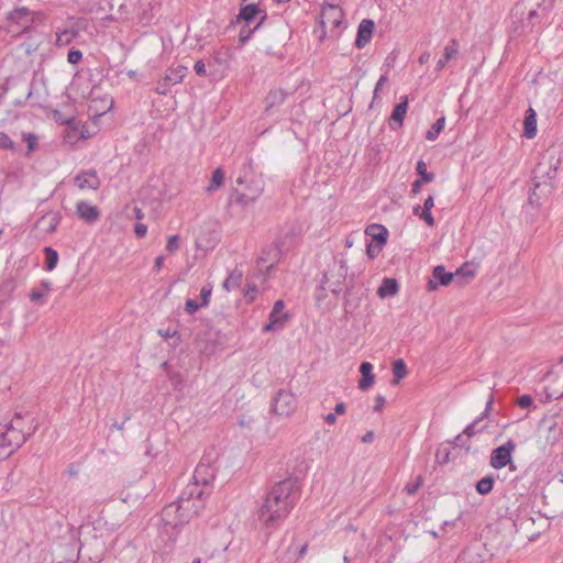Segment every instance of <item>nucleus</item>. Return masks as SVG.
<instances>
[{"mask_svg":"<svg viewBox=\"0 0 563 563\" xmlns=\"http://www.w3.org/2000/svg\"><path fill=\"white\" fill-rule=\"evenodd\" d=\"M523 125V135L533 139L537 135V113L532 108L526 111Z\"/></svg>","mask_w":563,"mask_h":563,"instance_id":"5701e85b","label":"nucleus"},{"mask_svg":"<svg viewBox=\"0 0 563 563\" xmlns=\"http://www.w3.org/2000/svg\"><path fill=\"white\" fill-rule=\"evenodd\" d=\"M435 457L439 463H448L450 461V451L446 448L439 449L435 454Z\"/></svg>","mask_w":563,"mask_h":563,"instance_id":"8fccbe9b","label":"nucleus"},{"mask_svg":"<svg viewBox=\"0 0 563 563\" xmlns=\"http://www.w3.org/2000/svg\"><path fill=\"white\" fill-rule=\"evenodd\" d=\"M324 421L328 424H334L335 421H336V415L334 412H330V413L325 415L324 416Z\"/></svg>","mask_w":563,"mask_h":563,"instance_id":"774afa93","label":"nucleus"},{"mask_svg":"<svg viewBox=\"0 0 563 563\" xmlns=\"http://www.w3.org/2000/svg\"><path fill=\"white\" fill-rule=\"evenodd\" d=\"M307 548H308L307 543H302L298 547H294V544H290L288 547V553L292 555L290 559L298 560V559L302 558L307 552Z\"/></svg>","mask_w":563,"mask_h":563,"instance_id":"58836bf2","label":"nucleus"},{"mask_svg":"<svg viewBox=\"0 0 563 563\" xmlns=\"http://www.w3.org/2000/svg\"><path fill=\"white\" fill-rule=\"evenodd\" d=\"M170 85L163 78L157 82L156 92L159 95H166L169 91Z\"/></svg>","mask_w":563,"mask_h":563,"instance_id":"3c124183","label":"nucleus"},{"mask_svg":"<svg viewBox=\"0 0 563 563\" xmlns=\"http://www.w3.org/2000/svg\"><path fill=\"white\" fill-rule=\"evenodd\" d=\"M388 81V76L387 74H384L379 77L376 86H375V89H374V99L377 98L378 96V91L382 89V87H384V85Z\"/></svg>","mask_w":563,"mask_h":563,"instance_id":"5fc2aeb1","label":"nucleus"},{"mask_svg":"<svg viewBox=\"0 0 563 563\" xmlns=\"http://www.w3.org/2000/svg\"><path fill=\"white\" fill-rule=\"evenodd\" d=\"M464 435L463 432L456 435L452 443L455 448H463L468 452L471 450V442L468 438H464Z\"/></svg>","mask_w":563,"mask_h":563,"instance_id":"79ce46f5","label":"nucleus"},{"mask_svg":"<svg viewBox=\"0 0 563 563\" xmlns=\"http://www.w3.org/2000/svg\"><path fill=\"white\" fill-rule=\"evenodd\" d=\"M517 404L520 408L527 409L533 406V399L530 395H522L517 399Z\"/></svg>","mask_w":563,"mask_h":563,"instance_id":"de8ad7c7","label":"nucleus"},{"mask_svg":"<svg viewBox=\"0 0 563 563\" xmlns=\"http://www.w3.org/2000/svg\"><path fill=\"white\" fill-rule=\"evenodd\" d=\"M423 485V477L421 475L417 476V478L415 479V482L412 483H408L406 486H405V492L408 494V495H415L419 488Z\"/></svg>","mask_w":563,"mask_h":563,"instance_id":"ea45409f","label":"nucleus"},{"mask_svg":"<svg viewBox=\"0 0 563 563\" xmlns=\"http://www.w3.org/2000/svg\"><path fill=\"white\" fill-rule=\"evenodd\" d=\"M455 276H468V277H472L474 276V273L470 269H467L466 267H461L459 268L455 273Z\"/></svg>","mask_w":563,"mask_h":563,"instance_id":"680f3d73","label":"nucleus"},{"mask_svg":"<svg viewBox=\"0 0 563 563\" xmlns=\"http://www.w3.org/2000/svg\"><path fill=\"white\" fill-rule=\"evenodd\" d=\"M347 275V265L345 261H334L330 268L323 274L321 280V289H329L331 292L338 295L342 290Z\"/></svg>","mask_w":563,"mask_h":563,"instance_id":"0eeeda50","label":"nucleus"},{"mask_svg":"<svg viewBox=\"0 0 563 563\" xmlns=\"http://www.w3.org/2000/svg\"><path fill=\"white\" fill-rule=\"evenodd\" d=\"M223 180H224L223 170L221 168H217L216 170H213L210 184L208 185L206 190L208 192L216 191L217 189H219L222 186Z\"/></svg>","mask_w":563,"mask_h":563,"instance_id":"72a5a7b5","label":"nucleus"},{"mask_svg":"<svg viewBox=\"0 0 563 563\" xmlns=\"http://www.w3.org/2000/svg\"><path fill=\"white\" fill-rule=\"evenodd\" d=\"M288 92L284 89H273L265 98V113L271 114L286 100Z\"/></svg>","mask_w":563,"mask_h":563,"instance_id":"2eb2a0df","label":"nucleus"},{"mask_svg":"<svg viewBox=\"0 0 563 563\" xmlns=\"http://www.w3.org/2000/svg\"><path fill=\"white\" fill-rule=\"evenodd\" d=\"M459 49L460 45L457 40L452 38L444 47L443 56L438 60L435 70L441 71L446 66L449 60L456 57Z\"/></svg>","mask_w":563,"mask_h":563,"instance_id":"6ab92c4d","label":"nucleus"},{"mask_svg":"<svg viewBox=\"0 0 563 563\" xmlns=\"http://www.w3.org/2000/svg\"><path fill=\"white\" fill-rule=\"evenodd\" d=\"M179 249V235H170L166 243V250L169 253H175Z\"/></svg>","mask_w":563,"mask_h":563,"instance_id":"c03bdc74","label":"nucleus"},{"mask_svg":"<svg viewBox=\"0 0 563 563\" xmlns=\"http://www.w3.org/2000/svg\"><path fill=\"white\" fill-rule=\"evenodd\" d=\"M373 365L369 362H363L360 366V373L362 374V378L358 382V388L361 390H367L373 384L375 376L372 373Z\"/></svg>","mask_w":563,"mask_h":563,"instance_id":"4be33fe9","label":"nucleus"},{"mask_svg":"<svg viewBox=\"0 0 563 563\" xmlns=\"http://www.w3.org/2000/svg\"><path fill=\"white\" fill-rule=\"evenodd\" d=\"M382 247L383 246L377 245V244L376 245L368 244L366 247V253L371 258H375L382 251Z\"/></svg>","mask_w":563,"mask_h":563,"instance_id":"603ef678","label":"nucleus"},{"mask_svg":"<svg viewBox=\"0 0 563 563\" xmlns=\"http://www.w3.org/2000/svg\"><path fill=\"white\" fill-rule=\"evenodd\" d=\"M362 294L354 292L352 289H347L344 297V311L345 313H353L360 306Z\"/></svg>","mask_w":563,"mask_h":563,"instance_id":"393cba45","label":"nucleus"},{"mask_svg":"<svg viewBox=\"0 0 563 563\" xmlns=\"http://www.w3.org/2000/svg\"><path fill=\"white\" fill-rule=\"evenodd\" d=\"M493 401H494V396H493V394H490L489 398L486 402L485 411L482 413L481 417L476 418L472 423L466 426V428L463 431V434H465L467 438H471L485 428V426H479V424L483 421L484 417H486L488 411L490 410Z\"/></svg>","mask_w":563,"mask_h":563,"instance_id":"aec40b11","label":"nucleus"},{"mask_svg":"<svg viewBox=\"0 0 563 563\" xmlns=\"http://www.w3.org/2000/svg\"><path fill=\"white\" fill-rule=\"evenodd\" d=\"M344 18V13L342 9L336 4H325L322 7L320 19L322 26V35L320 38L322 40L329 30L332 36H338V29L342 24Z\"/></svg>","mask_w":563,"mask_h":563,"instance_id":"1a4fd4ad","label":"nucleus"},{"mask_svg":"<svg viewBox=\"0 0 563 563\" xmlns=\"http://www.w3.org/2000/svg\"><path fill=\"white\" fill-rule=\"evenodd\" d=\"M554 0H519L511 10L512 33L527 36L550 24Z\"/></svg>","mask_w":563,"mask_h":563,"instance_id":"f03ea898","label":"nucleus"},{"mask_svg":"<svg viewBox=\"0 0 563 563\" xmlns=\"http://www.w3.org/2000/svg\"><path fill=\"white\" fill-rule=\"evenodd\" d=\"M445 125V118H439L433 125L427 131L426 139L428 141H434L438 139L439 134L442 132Z\"/></svg>","mask_w":563,"mask_h":563,"instance_id":"473e14b6","label":"nucleus"},{"mask_svg":"<svg viewBox=\"0 0 563 563\" xmlns=\"http://www.w3.org/2000/svg\"><path fill=\"white\" fill-rule=\"evenodd\" d=\"M135 235L137 238H144L147 232V227L143 223H136L134 228Z\"/></svg>","mask_w":563,"mask_h":563,"instance_id":"6e6d98bb","label":"nucleus"},{"mask_svg":"<svg viewBox=\"0 0 563 563\" xmlns=\"http://www.w3.org/2000/svg\"><path fill=\"white\" fill-rule=\"evenodd\" d=\"M164 260H165V258H164V256H162V255H161V256H157V257L155 258V263H154V271H155V272H159V271H161V268L163 267V264H164Z\"/></svg>","mask_w":563,"mask_h":563,"instance_id":"e2e57ef3","label":"nucleus"},{"mask_svg":"<svg viewBox=\"0 0 563 563\" xmlns=\"http://www.w3.org/2000/svg\"><path fill=\"white\" fill-rule=\"evenodd\" d=\"M25 141L27 143L29 151H33L35 148V145H36V142H37V137L35 135H33V134H29L25 137Z\"/></svg>","mask_w":563,"mask_h":563,"instance_id":"052dcab7","label":"nucleus"},{"mask_svg":"<svg viewBox=\"0 0 563 563\" xmlns=\"http://www.w3.org/2000/svg\"><path fill=\"white\" fill-rule=\"evenodd\" d=\"M194 69L198 76H206V65L202 60L196 62Z\"/></svg>","mask_w":563,"mask_h":563,"instance_id":"13d9d810","label":"nucleus"},{"mask_svg":"<svg viewBox=\"0 0 563 563\" xmlns=\"http://www.w3.org/2000/svg\"><path fill=\"white\" fill-rule=\"evenodd\" d=\"M366 235L372 238V241H375L377 245H385L387 242L388 231L384 225L380 224H371L365 229Z\"/></svg>","mask_w":563,"mask_h":563,"instance_id":"412c9836","label":"nucleus"},{"mask_svg":"<svg viewBox=\"0 0 563 563\" xmlns=\"http://www.w3.org/2000/svg\"><path fill=\"white\" fill-rule=\"evenodd\" d=\"M81 58H82V53L79 49L71 48L68 52V55H67L68 63L77 64L81 60Z\"/></svg>","mask_w":563,"mask_h":563,"instance_id":"49530a36","label":"nucleus"},{"mask_svg":"<svg viewBox=\"0 0 563 563\" xmlns=\"http://www.w3.org/2000/svg\"><path fill=\"white\" fill-rule=\"evenodd\" d=\"M267 19L266 11L261 9L256 3H245L240 8V12L238 15L239 21H244L247 25L252 22L257 21L254 30H257L264 21Z\"/></svg>","mask_w":563,"mask_h":563,"instance_id":"9b49d317","label":"nucleus"},{"mask_svg":"<svg viewBox=\"0 0 563 563\" xmlns=\"http://www.w3.org/2000/svg\"><path fill=\"white\" fill-rule=\"evenodd\" d=\"M455 274L448 273L442 265H438L433 269V278L439 280L440 285L448 286L453 279Z\"/></svg>","mask_w":563,"mask_h":563,"instance_id":"7c9ffc66","label":"nucleus"},{"mask_svg":"<svg viewBox=\"0 0 563 563\" xmlns=\"http://www.w3.org/2000/svg\"><path fill=\"white\" fill-rule=\"evenodd\" d=\"M256 187H260V196H261L264 191V180L262 178L253 177L247 183V185L245 187V191L252 192L253 190H255Z\"/></svg>","mask_w":563,"mask_h":563,"instance_id":"a19ab883","label":"nucleus"},{"mask_svg":"<svg viewBox=\"0 0 563 563\" xmlns=\"http://www.w3.org/2000/svg\"><path fill=\"white\" fill-rule=\"evenodd\" d=\"M560 161L552 154H547L542 157V159L538 163L536 168L533 169V179L537 180L534 184V188L529 196V202L531 205L538 203L540 197L537 194V190L541 187L545 188L547 191L551 189V183L558 170V165Z\"/></svg>","mask_w":563,"mask_h":563,"instance_id":"39448f33","label":"nucleus"},{"mask_svg":"<svg viewBox=\"0 0 563 563\" xmlns=\"http://www.w3.org/2000/svg\"><path fill=\"white\" fill-rule=\"evenodd\" d=\"M516 449V443L508 440L505 444L494 449L490 454V466L495 470H500L511 462V454Z\"/></svg>","mask_w":563,"mask_h":563,"instance_id":"f8f14e48","label":"nucleus"},{"mask_svg":"<svg viewBox=\"0 0 563 563\" xmlns=\"http://www.w3.org/2000/svg\"><path fill=\"white\" fill-rule=\"evenodd\" d=\"M200 307V303H198L196 300L187 299L185 303V311L189 314H194Z\"/></svg>","mask_w":563,"mask_h":563,"instance_id":"09e8293b","label":"nucleus"},{"mask_svg":"<svg viewBox=\"0 0 563 563\" xmlns=\"http://www.w3.org/2000/svg\"><path fill=\"white\" fill-rule=\"evenodd\" d=\"M187 67L178 66L173 69H168L164 76L165 81H167L170 86L176 85L183 81L186 75Z\"/></svg>","mask_w":563,"mask_h":563,"instance_id":"bb28decb","label":"nucleus"},{"mask_svg":"<svg viewBox=\"0 0 563 563\" xmlns=\"http://www.w3.org/2000/svg\"><path fill=\"white\" fill-rule=\"evenodd\" d=\"M34 18L32 12L25 8L21 7L8 14V27L7 33H11L13 37H16L23 33H25L33 24Z\"/></svg>","mask_w":563,"mask_h":563,"instance_id":"6e6552de","label":"nucleus"},{"mask_svg":"<svg viewBox=\"0 0 563 563\" xmlns=\"http://www.w3.org/2000/svg\"><path fill=\"white\" fill-rule=\"evenodd\" d=\"M41 289H33L30 294V299L33 302L40 301L42 298H44L48 291L51 290L52 283L48 280H43L41 283Z\"/></svg>","mask_w":563,"mask_h":563,"instance_id":"f704fd0d","label":"nucleus"},{"mask_svg":"<svg viewBox=\"0 0 563 563\" xmlns=\"http://www.w3.org/2000/svg\"><path fill=\"white\" fill-rule=\"evenodd\" d=\"M407 110H408V97L404 96V97H401V101L395 106L393 113L390 115L389 126L391 130L395 131L402 126Z\"/></svg>","mask_w":563,"mask_h":563,"instance_id":"f3484780","label":"nucleus"},{"mask_svg":"<svg viewBox=\"0 0 563 563\" xmlns=\"http://www.w3.org/2000/svg\"><path fill=\"white\" fill-rule=\"evenodd\" d=\"M297 399L295 395L286 389H280L273 399L272 412L279 417H288L295 412Z\"/></svg>","mask_w":563,"mask_h":563,"instance_id":"9d476101","label":"nucleus"},{"mask_svg":"<svg viewBox=\"0 0 563 563\" xmlns=\"http://www.w3.org/2000/svg\"><path fill=\"white\" fill-rule=\"evenodd\" d=\"M375 30V23L373 20L364 19L358 24L356 38H355V46L357 48L365 47L372 40L373 32Z\"/></svg>","mask_w":563,"mask_h":563,"instance_id":"4468645a","label":"nucleus"},{"mask_svg":"<svg viewBox=\"0 0 563 563\" xmlns=\"http://www.w3.org/2000/svg\"><path fill=\"white\" fill-rule=\"evenodd\" d=\"M76 211L79 218L88 223H95L100 218V211L98 207L92 206L84 200L77 202Z\"/></svg>","mask_w":563,"mask_h":563,"instance_id":"dca6fc26","label":"nucleus"},{"mask_svg":"<svg viewBox=\"0 0 563 563\" xmlns=\"http://www.w3.org/2000/svg\"><path fill=\"white\" fill-rule=\"evenodd\" d=\"M78 36V31L74 27L56 32V44L58 46L68 45Z\"/></svg>","mask_w":563,"mask_h":563,"instance_id":"cd10ccee","label":"nucleus"},{"mask_svg":"<svg viewBox=\"0 0 563 563\" xmlns=\"http://www.w3.org/2000/svg\"><path fill=\"white\" fill-rule=\"evenodd\" d=\"M494 487V477L485 476L479 479L476 484V490L481 495H487L493 490Z\"/></svg>","mask_w":563,"mask_h":563,"instance_id":"c9c22d12","label":"nucleus"},{"mask_svg":"<svg viewBox=\"0 0 563 563\" xmlns=\"http://www.w3.org/2000/svg\"><path fill=\"white\" fill-rule=\"evenodd\" d=\"M346 411V406L344 402H339L335 405L334 413L335 415H343Z\"/></svg>","mask_w":563,"mask_h":563,"instance_id":"0e129e2a","label":"nucleus"},{"mask_svg":"<svg viewBox=\"0 0 563 563\" xmlns=\"http://www.w3.org/2000/svg\"><path fill=\"white\" fill-rule=\"evenodd\" d=\"M211 292H212V286H210V285H206V286H203L201 288V291H200V299H201L200 306L207 307L209 305Z\"/></svg>","mask_w":563,"mask_h":563,"instance_id":"37998d69","label":"nucleus"},{"mask_svg":"<svg viewBox=\"0 0 563 563\" xmlns=\"http://www.w3.org/2000/svg\"><path fill=\"white\" fill-rule=\"evenodd\" d=\"M158 333L164 338H174L177 335L176 331H172L170 329L167 330H159Z\"/></svg>","mask_w":563,"mask_h":563,"instance_id":"69168bd1","label":"nucleus"},{"mask_svg":"<svg viewBox=\"0 0 563 563\" xmlns=\"http://www.w3.org/2000/svg\"><path fill=\"white\" fill-rule=\"evenodd\" d=\"M393 373H394V379H393L394 385H397L407 375V366L402 358H398L394 362Z\"/></svg>","mask_w":563,"mask_h":563,"instance_id":"2f4dec72","label":"nucleus"},{"mask_svg":"<svg viewBox=\"0 0 563 563\" xmlns=\"http://www.w3.org/2000/svg\"><path fill=\"white\" fill-rule=\"evenodd\" d=\"M434 206V200H433V197L432 196H429L426 200H424V203H423V209L424 210H431Z\"/></svg>","mask_w":563,"mask_h":563,"instance_id":"338daca9","label":"nucleus"},{"mask_svg":"<svg viewBox=\"0 0 563 563\" xmlns=\"http://www.w3.org/2000/svg\"><path fill=\"white\" fill-rule=\"evenodd\" d=\"M12 145H13V142L11 141L9 135H7L3 132H0V147L1 148H11Z\"/></svg>","mask_w":563,"mask_h":563,"instance_id":"864d4df0","label":"nucleus"},{"mask_svg":"<svg viewBox=\"0 0 563 563\" xmlns=\"http://www.w3.org/2000/svg\"><path fill=\"white\" fill-rule=\"evenodd\" d=\"M75 183L80 189L97 190L100 186V180L95 170L84 172L75 177Z\"/></svg>","mask_w":563,"mask_h":563,"instance_id":"a211bd4d","label":"nucleus"},{"mask_svg":"<svg viewBox=\"0 0 563 563\" xmlns=\"http://www.w3.org/2000/svg\"><path fill=\"white\" fill-rule=\"evenodd\" d=\"M247 26L249 25L245 23V25L243 27H241V30H240L239 42L241 44H245L252 36L253 32L255 31L254 27L249 29Z\"/></svg>","mask_w":563,"mask_h":563,"instance_id":"a18cd8bd","label":"nucleus"},{"mask_svg":"<svg viewBox=\"0 0 563 563\" xmlns=\"http://www.w3.org/2000/svg\"><path fill=\"white\" fill-rule=\"evenodd\" d=\"M284 307L285 303L283 300H277L274 303L273 310L269 313V322L264 325V331H276L284 328L288 320V314L283 312Z\"/></svg>","mask_w":563,"mask_h":563,"instance_id":"ddd939ff","label":"nucleus"},{"mask_svg":"<svg viewBox=\"0 0 563 563\" xmlns=\"http://www.w3.org/2000/svg\"><path fill=\"white\" fill-rule=\"evenodd\" d=\"M60 214L58 212H52V213H48L44 217H42L38 221H37V224L41 225V224H46V233L51 234L53 232L56 231L59 222H60Z\"/></svg>","mask_w":563,"mask_h":563,"instance_id":"a878e982","label":"nucleus"},{"mask_svg":"<svg viewBox=\"0 0 563 563\" xmlns=\"http://www.w3.org/2000/svg\"><path fill=\"white\" fill-rule=\"evenodd\" d=\"M243 273L240 269H233L223 282V288L228 291L240 286Z\"/></svg>","mask_w":563,"mask_h":563,"instance_id":"c756f323","label":"nucleus"},{"mask_svg":"<svg viewBox=\"0 0 563 563\" xmlns=\"http://www.w3.org/2000/svg\"><path fill=\"white\" fill-rule=\"evenodd\" d=\"M195 487L185 488L178 499L165 506L162 510V521L165 527L176 529L188 523L205 507V503H200L192 498Z\"/></svg>","mask_w":563,"mask_h":563,"instance_id":"20e7f679","label":"nucleus"},{"mask_svg":"<svg viewBox=\"0 0 563 563\" xmlns=\"http://www.w3.org/2000/svg\"><path fill=\"white\" fill-rule=\"evenodd\" d=\"M420 218L423 219L426 221V223L430 227H432L434 224V219L430 212V210H422V212L420 213Z\"/></svg>","mask_w":563,"mask_h":563,"instance_id":"4d7b16f0","label":"nucleus"},{"mask_svg":"<svg viewBox=\"0 0 563 563\" xmlns=\"http://www.w3.org/2000/svg\"><path fill=\"white\" fill-rule=\"evenodd\" d=\"M385 402H386L385 397L382 396V395H377L376 399H375V405H374V408H373L374 411H376V412L382 411Z\"/></svg>","mask_w":563,"mask_h":563,"instance_id":"bf43d9fd","label":"nucleus"},{"mask_svg":"<svg viewBox=\"0 0 563 563\" xmlns=\"http://www.w3.org/2000/svg\"><path fill=\"white\" fill-rule=\"evenodd\" d=\"M299 498L300 489L296 479L280 481L267 493L258 510V519L266 528L276 527L288 516Z\"/></svg>","mask_w":563,"mask_h":563,"instance_id":"f257e3e1","label":"nucleus"},{"mask_svg":"<svg viewBox=\"0 0 563 563\" xmlns=\"http://www.w3.org/2000/svg\"><path fill=\"white\" fill-rule=\"evenodd\" d=\"M37 430L33 419L16 413L8 423L0 424V460L10 456Z\"/></svg>","mask_w":563,"mask_h":563,"instance_id":"7ed1b4c3","label":"nucleus"},{"mask_svg":"<svg viewBox=\"0 0 563 563\" xmlns=\"http://www.w3.org/2000/svg\"><path fill=\"white\" fill-rule=\"evenodd\" d=\"M417 173L419 174L420 176V179L423 180L424 183H430L434 179V174L433 173H429L427 170V165L423 161H419L417 163Z\"/></svg>","mask_w":563,"mask_h":563,"instance_id":"4c0bfd02","label":"nucleus"},{"mask_svg":"<svg viewBox=\"0 0 563 563\" xmlns=\"http://www.w3.org/2000/svg\"><path fill=\"white\" fill-rule=\"evenodd\" d=\"M44 253H45V260H46V262H45L46 269L53 271L58 263V253L49 246L44 249Z\"/></svg>","mask_w":563,"mask_h":563,"instance_id":"e433bc0d","label":"nucleus"},{"mask_svg":"<svg viewBox=\"0 0 563 563\" xmlns=\"http://www.w3.org/2000/svg\"><path fill=\"white\" fill-rule=\"evenodd\" d=\"M214 478V468L210 464L201 462L196 466L192 479L185 488H190L191 486L195 487V492L199 493V495L192 494V498L200 503H205V495L210 494V486Z\"/></svg>","mask_w":563,"mask_h":563,"instance_id":"423d86ee","label":"nucleus"},{"mask_svg":"<svg viewBox=\"0 0 563 563\" xmlns=\"http://www.w3.org/2000/svg\"><path fill=\"white\" fill-rule=\"evenodd\" d=\"M260 197V187H256L255 190L252 192H246L245 190L243 192H235V202L241 206H247L254 201L257 200Z\"/></svg>","mask_w":563,"mask_h":563,"instance_id":"c85d7f7f","label":"nucleus"},{"mask_svg":"<svg viewBox=\"0 0 563 563\" xmlns=\"http://www.w3.org/2000/svg\"><path fill=\"white\" fill-rule=\"evenodd\" d=\"M399 285L395 278H384L382 285L377 289L380 298L391 297L398 294Z\"/></svg>","mask_w":563,"mask_h":563,"instance_id":"b1692460","label":"nucleus"}]
</instances>
